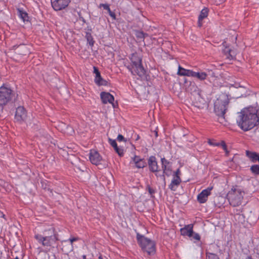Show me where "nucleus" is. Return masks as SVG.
I'll use <instances>...</instances> for the list:
<instances>
[{"label":"nucleus","instance_id":"20e7f679","mask_svg":"<svg viewBox=\"0 0 259 259\" xmlns=\"http://www.w3.org/2000/svg\"><path fill=\"white\" fill-rule=\"evenodd\" d=\"M131 63L128 69L133 75H137L141 78L146 77V70L142 64V58L137 53L132 54L130 58Z\"/></svg>","mask_w":259,"mask_h":259},{"label":"nucleus","instance_id":"4be33fe9","mask_svg":"<svg viewBox=\"0 0 259 259\" xmlns=\"http://www.w3.org/2000/svg\"><path fill=\"white\" fill-rule=\"evenodd\" d=\"M162 168L163 170V174L160 177H162L163 180H165L164 175H166L169 176L170 175L171 169L169 167H167L166 165H164V166H162Z\"/></svg>","mask_w":259,"mask_h":259},{"label":"nucleus","instance_id":"9d476101","mask_svg":"<svg viewBox=\"0 0 259 259\" xmlns=\"http://www.w3.org/2000/svg\"><path fill=\"white\" fill-rule=\"evenodd\" d=\"M93 69V73L95 75L94 77L95 83L98 87L107 86L108 85V81L101 76L98 68L96 66H94Z\"/></svg>","mask_w":259,"mask_h":259},{"label":"nucleus","instance_id":"0eeeda50","mask_svg":"<svg viewBox=\"0 0 259 259\" xmlns=\"http://www.w3.org/2000/svg\"><path fill=\"white\" fill-rule=\"evenodd\" d=\"M244 192L238 188H233L230 191L228 194L227 197L230 204L234 206H237L241 204Z\"/></svg>","mask_w":259,"mask_h":259},{"label":"nucleus","instance_id":"de8ad7c7","mask_svg":"<svg viewBox=\"0 0 259 259\" xmlns=\"http://www.w3.org/2000/svg\"><path fill=\"white\" fill-rule=\"evenodd\" d=\"M155 136L157 137L158 136V133L156 131H155Z\"/></svg>","mask_w":259,"mask_h":259},{"label":"nucleus","instance_id":"f8f14e48","mask_svg":"<svg viewBox=\"0 0 259 259\" xmlns=\"http://www.w3.org/2000/svg\"><path fill=\"white\" fill-rule=\"evenodd\" d=\"M212 187H209L207 189L202 191L197 196V201L200 203H204L206 202L208 196L210 195Z\"/></svg>","mask_w":259,"mask_h":259},{"label":"nucleus","instance_id":"49530a36","mask_svg":"<svg viewBox=\"0 0 259 259\" xmlns=\"http://www.w3.org/2000/svg\"><path fill=\"white\" fill-rule=\"evenodd\" d=\"M116 106H117V101L116 102V103H114V111H115V108H117L116 107Z\"/></svg>","mask_w":259,"mask_h":259},{"label":"nucleus","instance_id":"f257e3e1","mask_svg":"<svg viewBox=\"0 0 259 259\" xmlns=\"http://www.w3.org/2000/svg\"><path fill=\"white\" fill-rule=\"evenodd\" d=\"M238 126L243 131H247L259 123V114L254 107L244 108L239 113L237 119Z\"/></svg>","mask_w":259,"mask_h":259},{"label":"nucleus","instance_id":"393cba45","mask_svg":"<svg viewBox=\"0 0 259 259\" xmlns=\"http://www.w3.org/2000/svg\"><path fill=\"white\" fill-rule=\"evenodd\" d=\"M85 37L90 46L91 47L93 46L94 44V40L91 34L89 32H87L85 34Z\"/></svg>","mask_w":259,"mask_h":259},{"label":"nucleus","instance_id":"c03bdc74","mask_svg":"<svg viewBox=\"0 0 259 259\" xmlns=\"http://www.w3.org/2000/svg\"><path fill=\"white\" fill-rule=\"evenodd\" d=\"M109 142L111 146L113 147V140L111 138H109Z\"/></svg>","mask_w":259,"mask_h":259},{"label":"nucleus","instance_id":"7ed1b4c3","mask_svg":"<svg viewBox=\"0 0 259 259\" xmlns=\"http://www.w3.org/2000/svg\"><path fill=\"white\" fill-rule=\"evenodd\" d=\"M229 103L228 96L225 94L220 95L214 102V111L219 117L220 122L225 119V114Z\"/></svg>","mask_w":259,"mask_h":259},{"label":"nucleus","instance_id":"a18cd8bd","mask_svg":"<svg viewBox=\"0 0 259 259\" xmlns=\"http://www.w3.org/2000/svg\"><path fill=\"white\" fill-rule=\"evenodd\" d=\"M202 20H199V18H198V25L199 27H201L202 25Z\"/></svg>","mask_w":259,"mask_h":259},{"label":"nucleus","instance_id":"c9c22d12","mask_svg":"<svg viewBox=\"0 0 259 259\" xmlns=\"http://www.w3.org/2000/svg\"><path fill=\"white\" fill-rule=\"evenodd\" d=\"M117 141L118 142H124V143H125L126 142V139H125L124 137L121 135H118V136H117Z\"/></svg>","mask_w":259,"mask_h":259},{"label":"nucleus","instance_id":"5701e85b","mask_svg":"<svg viewBox=\"0 0 259 259\" xmlns=\"http://www.w3.org/2000/svg\"><path fill=\"white\" fill-rule=\"evenodd\" d=\"M114 150L118 153L119 156H120V157L122 156L124 154L123 149L118 147L115 140H114Z\"/></svg>","mask_w":259,"mask_h":259},{"label":"nucleus","instance_id":"4468645a","mask_svg":"<svg viewBox=\"0 0 259 259\" xmlns=\"http://www.w3.org/2000/svg\"><path fill=\"white\" fill-rule=\"evenodd\" d=\"M100 98L103 104L110 103L113 106V96L108 92H102Z\"/></svg>","mask_w":259,"mask_h":259},{"label":"nucleus","instance_id":"b1692460","mask_svg":"<svg viewBox=\"0 0 259 259\" xmlns=\"http://www.w3.org/2000/svg\"><path fill=\"white\" fill-rule=\"evenodd\" d=\"M208 10L207 8H204L203 9H202L198 17V18H199V20H203L205 18L207 17L208 15Z\"/></svg>","mask_w":259,"mask_h":259},{"label":"nucleus","instance_id":"37998d69","mask_svg":"<svg viewBox=\"0 0 259 259\" xmlns=\"http://www.w3.org/2000/svg\"><path fill=\"white\" fill-rule=\"evenodd\" d=\"M225 1V0H215V3L217 5H218L224 2Z\"/></svg>","mask_w":259,"mask_h":259},{"label":"nucleus","instance_id":"6e6552de","mask_svg":"<svg viewBox=\"0 0 259 259\" xmlns=\"http://www.w3.org/2000/svg\"><path fill=\"white\" fill-rule=\"evenodd\" d=\"M12 91L8 87H0V107L6 105L12 99Z\"/></svg>","mask_w":259,"mask_h":259},{"label":"nucleus","instance_id":"bb28decb","mask_svg":"<svg viewBox=\"0 0 259 259\" xmlns=\"http://www.w3.org/2000/svg\"><path fill=\"white\" fill-rule=\"evenodd\" d=\"M206 259H220L218 255L215 253L209 252L207 251L206 252Z\"/></svg>","mask_w":259,"mask_h":259},{"label":"nucleus","instance_id":"4c0bfd02","mask_svg":"<svg viewBox=\"0 0 259 259\" xmlns=\"http://www.w3.org/2000/svg\"><path fill=\"white\" fill-rule=\"evenodd\" d=\"M161 163H162V166H164V165H167V164H169V162L165 159V158H162L161 159Z\"/></svg>","mask_w":259,"mask_h":259},{"label":"nucleus","instance_id":"423d86ee","mask_svg":"<svg viewBox=\"0 0 259 259\" xmlns=\"http://www.w3.org/2000/svg\"><path fill=\"white\" fill-rule=\"evenodd\" d=\"M188 91L191 92L192 100L194 106L199 109L203 108L206 102L201 95V90L196 87L194 83L190 84Z\"/></svg>","mask_w":259,"mask_h":259},{"label":"nucleus","instance_id":"09e8293b","mask_svg":"<svg viewBox=\"0 0 259 259\" xmlns=\"http://www.w3.org/2000/svg\"><path fill=\"white\" fill-rule=\"evenodd\" d=\"M15 259H19V257L18 256H16Z\"/></svg>","mask_w":259,"mask_h":259},{"label":"nucleus","instance_id":"cd10ccee","mask_svg":"<svg viewBox=\"0 0 259 259\" xmlns=\"http://www.w3.org/2000/svg\"><path fill=\"white\" fill-rule=\"evenodd\" d=\"M135 165L136 167L138 168H144L147 165V163L145 161L144 159L138 161L137 163L135 164Z\"/></svg>","mask_w":259,"mask_h":259},{"label":"nucleus","instance_id":"c85d7f7f","mask_svg":"<svg viewBox=\"0 0 259 259\" xmlns=\"http://www.w3.org/2000/svg\"><path fill=\"white\" fill-rule=\"evenodd\" d=\"M100 8L102 7V8H103L104 9L107 10L108 11V12L109 13L110 16L112 17H113V13L112 12V11H111L110 8H109V5H108V4H100Z\"/></svg>","mask_w":259,"mask_h":259},{"label":"nucleus","instance_id":"6ab92c4d","mask_svg":"<svg viewBox=\"0 0 259 259\" xmlns=\"http://www.w3.org/2000/svg\"><path fill=\"white\" fill-rule=\"evenodd\" d=\"M223 52L226 55L227 58L229 60H231L234 58L235 56V52L228 47H226L225 49L223 50Z\"/></svg>","mask_w":259,"mask_h":259},{"label":"nucleus","instance_id":"c756f323","mask_svg":"<svg viewBox=\"0 0 259 259\" xmlns=\"http://www.w3.org/2000/svg\"><path fill=\"white\" fill-rule=\"evenodd\" d=\"M250 170L255 175H259V165H253L251 166Z\"/></svg>","mask_w":259,"mask_h":259},{"label":"nucleus","instance_id":"9b49d317","mask_svg":"<svg viewBox=\"0 0 259 259\" xmlns=\"http://www.w3.org/2000/svg\"><path fill=\"white\" fill-rule=\"evenodd\" d=\"M69 2L70 0H54L51 4L55 11H60L67 7Z\"/></svg>","mask_w":259,"mask_h":259},{"label":"nucleus","instance_id":"ea45409f","mask_svg":"<svg viewBox=\"0 0 259 259\" xmlns=\"http://www.w3.org/2000/svg\"><path fill=\"white\" fill-rule=\"evenodd\" d=\"M208 144L210 145L215 146H220V143H214L212 142L211 140H209L208 142Z\"/></svg>","mask_w":259,"mask_h":259},{"label":"nucleus","instance_id":"2f4dec72","mask_svg":"<svg viewBox=\"0 0 259 259\" xmlns=\"http://www.w3.org/2000/svg\"><path fill=\"white\" fill-rule=\"evenodd\" d=\"M20 16L23 21L28 20V14L25 12L20 11Z\"/></svg>","mask_w":259,"mask_h":259},{"label":"nucleus","instance_id":"79ce46f5","mask_svg":"<svg viewBox=\"0 0 259 259\" xmlns=\"http://www.w3.org/2000/svg\"><path fill=\"white\" fill-rule=\"evenodd\" d=\"M180 170L179 169H178L175 172L174 175V177L180 176Z\"/></svg>","mask_w":259,"mask_h":259},{"label":"nucleus","instance_id":"dca6fc26","mask_svg":"<svg viewBox=\"0 0 259 259\" xmlns=\"http://www.w3.org/2000/svg\"><path fill=\"white\" fill-rule=\"evenodd\" d=\"M193 225L192 224L185 225L184 228L180 229L181 235L187 236L189 237H192L193 235Z\"/></svg>","mask_w":259,"mask_h":259},{"label":"nucleus","instance_id":"a19ab883","mask_svg":"<svg viewBox=\"0 0 259 259\" xmlns=\"http://www.w3.org/2000/svg\"><path fill=\"white\" fill-rule=\"evenodd\" d=\"M147 188H148L149 193L151 195H152L153 194H154L155 193V190L153 188H151L149 186H148Z\"/></svg>","mask_w":259,"mask_h":259},{"label":"nucleus","instance_id":"a878e982","mask_svg":"<svg viewBox=\"0 0 259 259\" xmlns=\"http://www.w3.org/2000/svg\"><path fill=\"white\" fill-rule=\"evenodd\" d=\"M135 35L138 39H144V38L148 36V34L145 33L141 31H136L135 32Z\"/></svg>","mask_w":259,"mask_h":259},{"label":"nucleus","instance_id":"f3484780","mask_svg":"<svg viewBox=\"0 0 259 259\" xmlns=\"http://www.w3.org/2000/svg\"><path fill=\"white\" fill-rule=\"evenodd\" d=\"M246 155L251 160L252 162H255L256 161H257L259 162L258 153L255 152H251L247 150L246 151Z\"/></svg>","mask_w":259,"mask_h":259},{"label":"nucleus","instance_id":"1a4fd4ad","mask_svg":"<svg viewBox=\"0 0 259 259\" xmlns=\"http://www.w3.org/2000/svg\"><path fill=\"white\" fill-rule=\"evenodd\" d=\"M89 159L91 162L96 165H101L102 167H105V161L100 153L94 149H91L89 153Z\"/></svg>","mask_w":259,"mask_h":259},{"label":"nucleus","instance_id":"39448f33","mask_svg":"<svg viewBox=\"0 0 259 259\" xmlns=\"http://www.w3.org/2000/svg\"><path fill=\"white\" fill-rule=\"evenodd\" d=\"M137 240L143 251L147 252L148 255L155 253L156 249L154 241L141 235L139 233H137Z\"/></svg>","mask_w":259,"mask_h":259},{"label":"nucleus","instance_id":"aec40b11","mask_svg":"<svg viewBox=\"0 0 259 259\" xmlns=\"http://www.w3.org/2000/svg\"><path fill=\"white\" fill-rule=\"evenodd\" d=\"M192 76L196 77L199 79L202 80L206 78V77L207 76V74L206 73V72H196L193 71Z\"/></svg>","mask_w":259,"mask_h":259},{"label":"nucleus","instance_id":"f03ea898","mask_svg":"<svg viewBox=\"0 0 259 259\" xmlns=\"http://www.w3.org/2000/svg\"><path fill=\"white\" fill-rule=\"evenodd\" d=\"M34 238L42 246L48 248H54L57 246L59 235L54 227H50L43 232V234H35Z\"/></svg>","mask_w":259,"mask_h":259},{"label":"nucleus","instance_id":"72a5a7b5","mask_svg":"<svg viewBox=\"0 0 259 259\" xmlns=\"http://www.w3.org/2000/svg\"><path fill=\"white\" fill-rule=\"evenodd\" d=\"M19 48L23 51L22 53H21L20 54L21 55H26V54L28 52L27 48L24 45H20L19 46Z\"/></svg>","mask_w":259,"mask_h":259},{"label":"nucleus","instance_id":"a211bd4d","mask_svg":"<svg viewBox=\"0 0 259 259\" xmlns=\"http://www.w3.org/2000/svg\"><path fill=\"white\" fill-rule=\"evenodd\" d=\"M193 71L186 69L180 66H179L178 74L181 76H192Z\"/></svg>","mask_w":259,"mask_h":259},{"label":"nucleus","instance_id":"7c9ffc66","mask_svg":"<svg viewBox=\"0 0 259 259\" xmlns=\"http://www.w3.org/2000/svg\"><path fill=\"white\" fill-rule=\"evenodd\" d=\"M79 238L78 237H71L68 240H65L62 241V242H66L67 241H69L71 245V250L73 249V242L76 241L78 240Z\"/></svg>","mask_w":259,"mask_h":259},{"label":"nucleus","instance_id":"58836bf2","mask_svg":"<svg viewBox=\"0 0 259 259\" xmlns=\"http://www.w3.org/2000/svg\"><path fill=\"white\" fill-rule=\"evenodd\" d=\"M206 73L207 74V76H210L212 77H216L215 73L211 70H208Z\"/></svg>","mask_w":259,"mask_h":259},{"label":"nucleus","instance_id":"f704fd0d","mask_svg":"<svg viewBox=\"0 0 259 259\" xmlns=\"http://www.w3.org/2000/svg\"><path fill=\"white\" fill-rule=\"evenodd\" d=\"M220 146H221L223 149L225 150L226 152V153L227 155L228 154L229 151L227 150V145L224 141H222L220 144Z\"/></svg>","mask_w":259,"mask_h":259},{"label":"nucleus","instance_id":"8fccbe9b","mask_svg":"<svg viewBox=\"0 0 259 259\" xmlns=\"http://www.w3.org/2000/svg\"><path fill=\"white\" fill-rule=\"evenodd\" d=\"M115 18H115V16L114 15V19H115Z\"/></svg>","mask_w":259,"mask_h":259},{"label":"nucleus","instance_id":"e433bc0d","mask_svg":"<svg viewBox=\"0 0 259 259\" xmlns=\"http://www.w3.org/2000/svg\"><path fill=\"white\" fill-rule=\"evenodd\" d=\"M190 238H192L196 240H199L200 239V235L198 233H195L194 232L193 236Z\"/></svg>","mask_w":259,"mask_h":259},{"label":"nucleus","instance_id":"ddd939ff","mask_svg":"<svg viewBox=\"0 0 259 259\" xmlns=\"http://www.w3.org/2000/svg\"><path fill=\"white\" fill-rule=\"evenodd\" d=\"M26 117L27 112L25 108L22 106L18 107L15 113V119L19 122H22L25 121Z\"/></svg>","mask_w":259,"mask_h":259},{"label":"nucleus","instance_id":"2eb2a0df","mask_svg":"<svg viewBox=\"0 0 259 259\" xmlns=\"http://www.w3.org/2000/svg\"><path fill=\"white\" fill-rule=\"evenodd\" d=\"M148 163L149 170L151 171L156 172L159 171L158 166L155 157L153 156H150L148 159Z\"/></svg>","mask_w":259,"mask_h":259},{"label":"nucleus","instance_id":"412c9836","mask_svg":"<svg viewBox=\"0 0 259 259\" xmlns=\"http://www.w3.org/2000/svg\"><path fill=\"white\" fill-rule=\"evenodd\" d=\"M181 182V180L180 176L174 177L170 184L169 185V188L171 190H175L174 189V186H178Z\"/></svg>","mask_w":259,"mask_h":259},{"label":"nucleus","instance_id":"473e14b6","mask_svg":"<svg viewBox=\"0 0 259 259\" xmlns=\"http://www.w3.org/2000/svg\"><path fill=\"white\" fill-rule=\"evenodd\" d=\"M143 158H141L140 156L135 155L134 157L132 158V162L131 163H134V164L137 163L138 161L142 160Z\"/></svg>","mask_w":259,"mask_h":259}]
</instances>
